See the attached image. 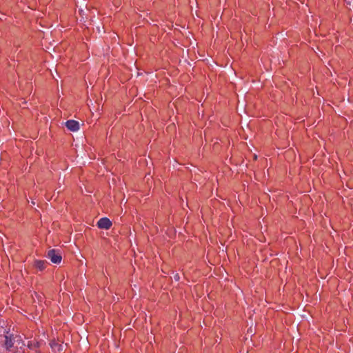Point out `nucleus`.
Returning <instances> with one entry per match:
<instances>
[{"label":"nucleus","mask_w":353,"mask_h":353,"mask_svg":"<svg viewBox=\"0 0 353 353\" xmlns=\"http://www.w3.org/2000/svg\"><path fill=\"white\" fill-rule=\"evenodd\" d=\"M47 256L52 263L56 264L60 263L62 259L59 250L54 249L49 250Z\"/></svg>","instance_id":"nucleus-1"},{"label":"nucleus","mask_w":353,"mask_h":353,"mask_svg":"<svg viewBox=\"0 0 353 353\" xmlns=\"http://www.w3.org/2000/svg\"><path fill=\"white\" fill-rule=\"evenodd\" d=\"M97 226L101 229L108 230L112 226V222L108 218H101L98 221Z\"/></svg>","instance_id":"nucleus-2"},{"label":"nucleus","mask_w":353,"mask_h":353,"mask_svg":"<svg viewBox=\"0 0 353 353\" xmlns=\"http://www.w3.org/2000/svg\"><path fill=\"white\" fill-rule=\"evenodd\" d=\"M66 128L72 132H77L79 129V123L74 120H68L65 122Z\"/></svg>","instance_id":"nucleus-3"},{"label":"nucleus","mask_w":353,"mask_h":353,"mask_svg":"<svg viewBox=\"0 0 353 353\" xmlns=\"http://www.w3.org/2000/svg\"><path fill=\"white\" fill-rule=\"evenodd\" d=\"M47 262L46 261L37 260L34 261V266L39 270L42 271L46 267Z\"/></svg>","instance_id":"nucleus-4"},{"label":"nucleus","mask_w":353,"mask_h":353,"mask_svg":"<svg viewBox=\"0 0 353 353\" xmlns=\"http://www.w3.org/2000/svg\"><path fill=\"white\" fill-rule=\"evenodd\" d=\"M5 345L8 350L12 347L13 342L11 337L6 336Z\"/></svg>","instance_id":"nucleus-5"},{"label":"nucleus","mask_w":353,"mask_h":353,"mask_svg":"<svg viewBox=\"0 0 353 353\" xmlns=\"http://www.w3.org/2000/svg\"><path fill=\"white\" fill-rule=\"evenodd\" d=\"M52 347L54 350H57V351H60L61 350V345H59L57 343H54V344L52 345Z\"/></svg>","instance_id":"nucleus-6"},{"label":"nucleus","mask_w":353,"mask_h":353,"mask_svg":"<svg viewBox=\"0 0 353 353\" xmlns=\"http://www.w3.org/2000/svg\"><path fill=\"white\" fill-rule=\"evenodd\" d=\"M37 346H38V343H35V344H32V343H31V344H29V345H28V347H29L30 348H33V347H37Z\"/></svg>","instance_id":"nucleus-7"},{"label":"nucleus","mask_w":353,"mask_h":353,"mask_svg":"<svg viewBox=\"0 0 353 353\" xmlns=\"http://www.w3.org/2000/svg\"><path fill=\"white\" fill-rule=\"evenodd\" d=\"M179 278H180V277H179V274H175L174 275V280H175V281H179Z\"/></svg>","instance_id":"nucleus-8"}]
</instances>
